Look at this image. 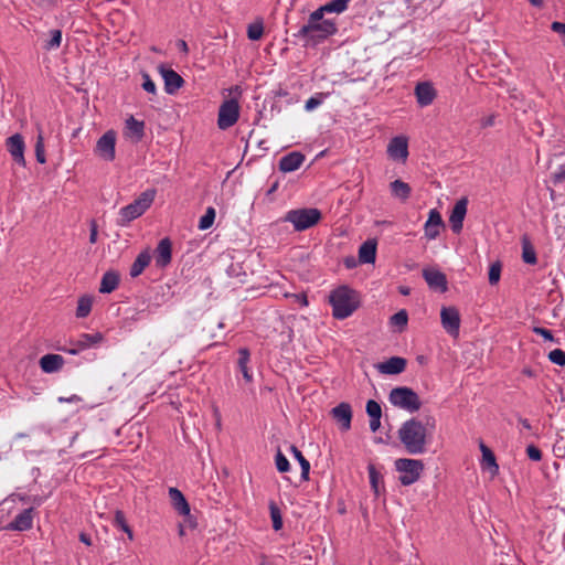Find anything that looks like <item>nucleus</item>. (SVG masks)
Here are the masks:
<instances>
[{
  "mask_svg": "<svg viewBox=\"0 0 565 565\" xmlns=\"http://www.w3.org/2000/svg\"><path fill=\"white\" fill-rule=\"evenodd\" d=\"M329 302L332 306L333 317L340 320L350 317L360 303L356 291L348 286H340L332 290Z\"/></svg>",
  "mask_w": 565,
  "mask_h": 565,
  "instance_id": "obj_2",
  "label": "nucleus"
},
{
  "mask_svg": "<svg viewBox=\"0 0 565 565\" xmlns=\"http://www.w3.org/2000/svg\"><path fill=\"white\" fill-rule=\"evenodd\" d=\"M423 277L431 290L438 292H446L448 290V282L446 275L436 268H425Z\"/></svg>",
  "mask_w": 565,
  "mask_h": 565,
  "instance_id": "obj_14",
  "label": "nucleus"
},
{
  "mask_svg": "<svg viewBox=\"0 0 565 565\" xmlns=\"http://www.w3.org/2000/svg\"><path fill=\"white\" fill-rule=\"evenodd\" d=\"M142 79H143L142 88L149 94H156L157 93L156 84L147 73L142 74Z\"/></svg>",
  "mask_w": 565,
  "mask_h": 565,
  "instance_id": "obj_51",
  "label": "nucleus"
},
{
  "mask_svg": "<svg viewBox=\"0 0 565 565\" xmlns=\"http://www.w3.org/2000/svg\"><path fill=\"white\" fill-rule=\"evenodd\" d=\"M387 154L392 160L405 162L408 158V141L404 136L392 138L387 145Z\"/></svg>",
  "mask_w": 565,
  "mask_h": 565,
  "instance_id": "obj_13",
  "label": "nucleus"
},
{
  "mask_svg": "<svg viewBox=\"0 0 565 565\" xmlns=\"http://www.w3.org/2000/svg\"><path fill=\"white\" fill-rule=\"evenodd\" d=\"M435 425L434 418H427V422L423 423L413 417L401 425L397 431L398 439L409 455H423L427 451Z\"/></svg>",
  "mask_w": 565,
  "mask_h": 565,
  "instance_id": "obj_1",
  "label": "nucleus"
},
{
  "mask_svg": "<svg viewBox=\"0 0 565 565\" xmlns=\"http://www.w3.org/2000/svg\"><path fill=\"white\" fill-rule=\"evenodd\" d=\"M408 322V315L406 310L402 309L391 317V324L403 329Z\"/></svg>",
  "mask_w": 565,
  "mask_h": 565,
  "instance_id": "obj_43",
  "label": "nucleus"
},
{
  "mask_svg": "<svg viewBox=\"0 0 565 565\" xmlns=\"http://www.w3.org/2000/svg\"><path fill=\"white\" fill-rule=\"evenodd\" d=\"M117 135L114 130H107L96 142L94 153L105 161L111 162L116 158Z\"/></svg>",
  "mask_w": 565,
  "mask_h": 565,
  "instance_id": "obj_10",
  "label": "nucleus"
},
{
  "mask_svg": "<svg viewBox=\"0 0 565 565\" xmlns=\"http://www.w3.org/2000/svg\"><path fill=\"white\" fill-rule=\"evenodd\" d=\"M398 291L403 296H408L411 294V288L406 286H399Z\"/></svg>",
  "mask_w": 565,
  "mask_h": 565,
  "instance_id": "obj_63",
  "label": "nucleus"
},
{
  "mask_svg": "<svg viewBox=\"0 0 565 565\" xmlns=\"http://www.w3.org/2000/svg\"><path fill=\"white\" fill-rule=\"evenodd\" d=\"M237 360V369L242 373L243 379L246 383L253 382V374L249 371L248 364L250 362V352L247 348H239Z\"/></svg>",
  "mask_w": 565,
  "mask_h": 565,
  "instance_id": "obj_28",
  "label": "nucleus"
},
{
  "mask_svg": "<svg viewBox=\"0 0 565 565\" xmlns=\"http://www.w3.org/2000/svg\"><path fill=\"white\" fill-rule=\"evenodd\" d=\"M323 102V97H322V94H319V95H316V96H312L310 97L306 104H305V109L307 111H312L315 110L317 107H319Z\"/></svg>",
  "mask_w": 565,
  "mask_h": 565,
  "instance_id": "obj_49",
  "label": "nucleus"
},
{
  "mask_svg": "<svg viewBox=\"0 0 565 565\" xmlns=\"http://www.w3.org/2000/svg\"><path fill=\"white\" fill-rule=\"evenodd\" d=\"M169 497L171 500V504L173 509L180 514V515H188L190 514V505L183 495V493L177 489V488H170L169 489Z\"/></svg>",
  "mask_w": 565,
  "mask_h": 565,
  "instance_id": "obj_26",
  "label": "nucleus"
},
{
  "mask_svg": "<svg viewBox=\"0 0 565 565\" xmlns=\"http://www.w3.org/2000/svg\"><path fill=\"white\" fill-rule=\"evenodd\" d=\"M321 218V212L316 207L295 209L288 211L282 221L292 224L296 231H305L316 225Z\"/></svg>",
  "mask_w": 565,
  "mask_h": 565,
  "instance_id": "obj_6",
  "label": "nucleus"
},
{
  "mask_svg": "<svg viewBox=\"0 0 565 565\" xmlns=\"http://www.w3.org/2000/svg\"><path fill=\"white\" fill-rule=\"evenodd\" d=\"M305 161V156L300 152H290L284 156L279 161V169L282 172H292L301 167Z\"/></svg>",
  "mask_w": 565,
  "mask_h": 565,
  "instance_id": "obj_24",
  "label": "nucleus"
},
{
  "mask_svg": "<svg viewBox=\"0 0 565 565\" xmlns=\"http://www.w3.org/2000/svg\"><path fill=\"white\" fill-rule=\"evenodd\" d=\"M114 525L124 531L130 541L134 540V532L128 525L122 511L117 510L114 516Z\"/></svg>",
  "mask_w": 565,
  "mask_h": 565,
  "instance_id": "obj_35",
  "label": "nucleus"
},
{
  "mask_svg": "<svg viewBox=\"0 0 565 565\" xmlns=\"http://www.w3.org/2000/svg\"><path fill=\"white\" fill-rule=\"evenodd\" d=\"M480 450L482 452V465L488 468L492 475H497L499 471V466L492 450L482 441L480 443Z\"/></svg>",
  "mask_w": 565,
  "mask_h": 565,
  "instance_id": "obj_31",
  "label": "nucleus"
},
{
  "mask_svg": "<svg viewBox=\"0 0 565 565\" xmlns=\"http://www.w3.org/2000/svg\"><path fill=\"white\" fill-rule=\"evenodd\" d=\"M349 2L350 0H332L320 7L318 10H322V14H324V12L342 13L347 10Z\"/></svg>",
  "mask_w": 565,
  "mask_h": 565,
  "instance_id": "obj_33",
  "label": "nucleus"
},
{
  "mask_svg": "<svg viewBox=\"0 0 565 565\" xmlns=\"http://www.w3.org/2000/svg\"><path fill=\"white\" fill-rule=\"evenodd\" d=\"M414 94L420 107L431 105L437 97V90L431 82H419L416 84Z\"/></svg>",
  "mask_w": 565,
  "mask_h": 565,
  "instance_id": "obj_15",
  "label": "nucleus"
},
{
  "mask_svg": "<svg viewBox=\"0 0 565 565\" xmlns=\"http://www.w3.org/2000/svg\"><path fill=\"white\" fill-rule=\"evenodd\" d=\"M553 180L555 183L565 181V164L558 167L557 171L553 174Z\"/></svg>",
  "mask_w": 565,
  "mask_h": 565,
  "instance_id": "obj_55",
  "label": "nucleus"
},
{
  "mask_svg": "<svg viewBox=\"0 0 565 565\" xmlns=\"http://www.w3.org/2000/svg\"><path fill=\"white\" fill-rule=\"evenodd\" d=\"M275 465L279 472H287L290 470V463L280 449L277 450L275 456Z\"/></svg>",
  "mask_w": 565,
  "mask_h": 565,
  "instance_id": "obj_44",
  "label": "nucleus"
},
{
  "mask_svg": "<svg viewBox=\"0 0 565 565\" xmlns=\"http://www.w3.org/2000/svg\"><path fill=\"white\" fill-rule=\"evenodd\" d=\"M33 526V509H25L20 512L15 518L6 526L10 531H28Z\"/></svg>",
  "mask_w": 565,
  "mask_h": 565,
  "instance_id": "obj_20",
  "label": "nucleus"
},
{
  "mask_svg": "<svg viewBox=\"0 0 565 565\" xmlns=\"http://www.w3.org/2000/svg\"><path fill=\"white\" fill-rule=\"evenodd\" d=\"M35 157H36V160L39 163L43 164L46 162L45 149H44V138H43V132L41 129H39V134L36 137Z\"/></svg>",
  "mask_w": 565,
  "mask_h": 565,
  "instance_id": "obj_37",
  "label": "nucleus"
},
{
  "mask_svg": "<svg viewBox=\"0 0 565 565\" xmlns=\"http://www.w3.org/2000/svg\"><path fill=\"white\" fill-rule=\"evenodd\" d=\"M376 246H377L376 239L370 238V239H366L360 247H376Z\"/></svg>",
  "mask_w": 565,
  "mask_h": 565,
  "instance_id": "obj_60",
  "label": "nucleus"
},
{
  "mask_svg": "<svg viewBox=\"0 0 565 565\" xmlns=\"http://www.w3.org/2000/svg\"><path fill=\"white\" fill-rule=\"evenodd\" d=\"M388 401L393 406L405 409L409 413H415L422 407L418 394L406 386L394 387L390 392Z\"/></svg>",
  "mask_w": 565,
  "mask_h": 565,
  "instance_id": "obj_7",
  "label": "nucleus"
},
{
  "mask_svg": "<svg viewBox=\"0 0 565 565\" xmlns=\"http://www.w3.org/2000/svg\"><path fill=\"white\" fill-rule=\"evenodd\" d=\"M360 264L359 259L353 256H349L344 258V265L348 269H353Z\"/></svg>",
  "mask_w": 565,
  "mask_h": 565,
  "instance_id": "obj_56",
  "label": "nucleus"
},
{
  "mask_svg": "<svg viewBox=\"0 0 565 565\" xmlns=\"http://www.w3.org/2000/svg\"><path fill=\"white\" fill-rule=\"evenodd\" d=\"M395 469L399 472L401 484L411 486L420 478L424 463L419 459L399 458L395 460Z\"/></svg>",
  "mask_w": 565,
  "mask_h": 565,
  "instance_id": "obj_8",
  "label": "nucleus"
},
{
  "mask_svg": "<svg viewBox=\"0 0 565 565\" xmlns=\"http://www.w3.org/2000/svg\"><path fill=\"white\" fill-rule=\"evenodd\" d=\"M151 259H152V255L149 253V249L142 250L137 256V258L135 259V262L132 263V265L130 267V273H129L130 276L132 278H136L139 275H141L142 271L145 270V268L150 264Z\"/></svg>",
  "mask_w": 565,
  "mask_h": 565,
  "instance_id": "obj_29",
  "label": "nucleus"
},
{
  "mask_svg": "<svg viewBox=\"0 0 565 565\" xmlns=\"http://www.w3.org/2000/svg\"><path fill=\"white\" fill-rule=\"evenodd\" d=\"M337 32L331 20H323L322 10H316L309 15L308 23L299 30V35L308 42L317 43Z\"/></svg>",
  "mask_w": 565,
  "mask_h": 565,
  "instance_id": "obj_3",
  "label": "nucleus"
},
{
  "mask_svg": "<svg viewBox=\"0 0 565 565\" xmlns=\"http://www.w3.org/2000/svg\"><path fill=\"white\" fill-rule=\"evenodd\" d=\"M250 256L249 249H231V253H223L222 259L231 260L226 267L227 275L243 282L248 273L253 271L248 263Z\"/></svg>",
  "mask_w": 565,
  "mask_h": 565,
  "instance_id": "obj_5",
  "label": "nucleus"
},
{
  "mask_svg": "<svg viewBox=\"0 0 565 565\" xmlns=\"http://www.w3.org/2000/svg\"><path fill=\"white\" fill-rule=\"evenodd\" d=\"M548 360L556 365L564 366L565 365V352L561 349L552 350L548 353Z\"/></svg>",
  "mask_w": 565,
  "mask_h": 565,
  "instance_id": "obj_46",
  "label": "nucleus"
},
{
  "mask_svg": "<svg viewBox=\"0 0 565 565\" xmlns=\"http://www.w3.org/2000/svg\"><path fill=\"white\" fill-rule=\"evenodd\" d=\"M519 423L521 424V426L526 429V430H530L532 428L530 422L526 419V418H523V417H519Z\"/></svg>",
  "mask_w": 565,
  "mask_h": 565,
  "instance_id": "obj_59",
  "label": "nucleus"
},
{
  "mask_svg": "<svg viewBox=\"0 0 565 565\" xmlns=\"http://www.w3.org/2000/svg\"><path fill=\"white\" fill-rule=\"evenodd\" d=\"M104 340V335L100 332L95 333H82L77 340L73 342V347L70 349H63L65 352L72 355H77L79 352L100 344Z\"/></svg>",
  "mask_w": 565,
  "mask_h": 565,
  "instance_id": "obj_11",
  "label": "nucleus"
},
{
  "mask_svg": "<svg viewBox=\"0 0 565 565\" xmlns=\"http://www.w3.org/2000/svg\"><path fill=\"white\" fill-rule=\"evenodd\" d=\"M445 227L441 214L438 210L431 209L428 213V218L424 225L425 236L428 238H436L440 231Z\"/></svg>",
  "mask_w": 565,
  "mask_h": 565,
  "instance_id": "obj_18",
  "label": "nucleus"
},
{
  "mask_svg": "<svg viewBox=\"0 0 565 565\" xmlns=\"http://www.w3.org/2000/svg\"><path fill=\"white\" fill-rule=\"evenodd\" d=\"M79 540H81V542H83L86 545H90L92 544L89 536L87 534H85V533H81Z\"/></svg>",
  "mask_w": 565,
  "mask_h": 565,
  "instance_id": "obj_62",
  "label": "nucleus"
},
{
  "mask_svg": "<svg viewBox=\"0 0 565 565\" xmlns=\"http://www.w3.org/2000/svg\"><path fill=\"white\" fill-rule=\"evenodd\" d=\"M64 358L60 354H45L40 359V367L44 373L58 372L64 365Z\"/></svg>",
  "mask_w": 565,
  "mask_h": 565,
  "instance_id": "obj_23",
  "label": "nucleus"
},
{
  "mask_svg": "<svg viewBox=\"0 0 565 565\" xmlns=\"http://www.w3.org/2000/svg\"><path fill=\"white\" fill-rule=\"evenodd\" d=\"M551 29H552V31H554L555 33L561 35L562 42L565 45V23L558 22V21H554L551 24Z\"/></svg>",
  "mask_w": 565,
  "mask_h": 565,
  "instance_id": "obj_54",
  "label": "nucleus"
},
{
  "mask_svg": "<svg viewBox=\"0 0 565 565\" xmlns=\"http://www.w3.org/2000/svg\"><path fill=\"white\" fill-rule=\"evenodd\" d=\"M264 33V25L262 21L250 23L247 28V36L252 41H258Z\"/></svg>",
  "mask_w": 565,
  "mask_h": 565,
  "instance_id": "obj_39",
  "label": "nucleus"
},
{
  "mask_svg": "<svg viewBox=\"0 0 565 565\" xmlns=\"http://www.w3.org/2000/svg\"><path fill=\"white\" fill-rule=\"evenodd\" d=\"M480 125L483 128L491 127L494 125V115H489L480 120Z\"/></svg>",
  "mask_w": 565,
  "mask_h": 565,
  "instance_id": "obj_57",
  "label": "nucleus"
},
{
  "mask_svg": "<svg viewBox=\"0 0 565 565\" xmlns=\"http://www.w3.org/2000/svg\"><path fill=\"white\" fill-rule=\"evenodd\" d=\"M159 72L163 78L164 89L168 94H174L182 87L184 81L175 71L160 66Z\"/></svg>",
  "mask_w": 565,
  "mask_h": 565,
  "instance_id": "obj_19",
  "label": "nucleus"
},
{
  "mask_svg": "<svg viewBox=\"0 0 565 565\" xmlns=\"http://www.w3.org/2000/svg\"><path fill=\"white\" fill-rule=\"evenodd\" d=\"M522 259L524 263L530 265L536 264L535 249H522Z\"/></svg>",
  "mask_w": 565,
  "mask_h": 565,
  "instance_id": "obj_53",
  "label": "nucleus"
},
{
  "mask_svg": "<svg viewBox=\"0 0 565 565\" xmlns=\"http://www.w3.org/2000/svg\"><path fill=\"white\" fill-rule=\"evenodd\" d=\"M178 47H179L182 52H184V53H188V51H189V49H188V44H186V42H185V41H183V40H180V41L178 42Z\"/></svg>",
  "mask_w": 565,
  "mask_h": 565,
  "instance_id": "obj_61",
  "label": "nucleus"
},
{
  "mask_svg": "<svg viewBox=\"0 0 565 565\" xmlns=\"http://www.w3.org/2000/svg\"><path fill=\"white\" fill-rule=\"evenodd\" d=\"M157 247H171L169 238H162Z\"/></svg>",
  "mask_w": 565,
  "mask_h": 565,
  "instance_id": "obj_64",
  "label": "nucleus"
},
{
  "mask_svg": "<svg viewBox=\"0 0 565 565\" xmlns=\"http://www.w3.org/2000/svg\"><path fill=\"white\" fill-rule=\"evenodd\" d=\"M8 151L14 159V161L21 166L25 164L24 159V141L21 135L15 134L11 136L7 141Z\"/></svg>",
  "mask_w": 565,
  "mask_h": 565,
  "instance_id": "obj_21",
  "label": "nucleus"
},
{
  "mask_svg": "<svg viewBox=\"0 0 565 565\" xmlns=\"http://www.w3.org/2000/svg\"><path fill=\"white\" fill-rule=\"evenodd\" d=\"M331 416L340 425L342 431H348L351 428L352 422V407L349 403L342 402L331 409Z\"/></svg>",
  "mask_w": 565,
  "mask_h": 565,
  "instance_id": "obj_17",
  "label": "nucleus"
},
{
  "mask_svg": "<svg viewBox=\"0 0 565 565\" xmlns=\"http://www.w3.org/2000/svg\"><path fill=\"white\" fill-rule=\"evenodd\" d=\"M143 134H145L143 121L137 120L135 117L130 116L126 120V126H125L126 137L132 139L135 142H138L142 139Z\"/></svg>",
  "mask_w": 565,
  "mask_h": 565,
  "instance_id": "obj_25",
  "label": "nucleus"
},
{
  "mask_svg": "<svg viewBox=\"0 0 565 565\" xmlns=\"http://www.w3.org/2000/svg\"><path fill=\"white\" fill-rule=\"evenodd\" d=\"M391 196L401 202H406L412 195V188L403 180L396 179L388 185Z\"/></svg>",
  "mask_w": 565,
  "mask_h": 565,
  "instance_id": "obj_22",
  "label": "nucleus"
},
{
  "mask_svg": "<svg viewBox=\"0 0 565 565\" xmlns=\"http://www.w3.org/2000/svg\"><path fill=\"white\" fill-rule=\"evenodd\" d=\"M501 271H502L501 262L495 260L490 264L489 273H488V280L491 286H495L500 281Z\"/></svg>",
  "mask_w": 565,
  "mask_h": 565,
  "instance_id": "obj_36",
  "label": "nucleus"
},
{
  "mask_svg": "<svg viewBox=\"0 0 565 565\" xmlns=\"http://www.w3.org/2000/svg\"><path fill=\"white\" fill-rule=\"evenodd\" d=\"M119 274L114 270L106 271L100 281L99 292L102 294H110L115 289H117L119 285Z\"/></svg>",
  "mask_w": 565,
  "mask_h": 565,
  "instance_id": "obj_30",
  "label": "nucleus"
},
{
  "mask_svg": "<svg viewBox=\"0 0 565 565\" xmlns=\"http://www.w3.org/2000/svg\"><path fill=\"white\" fill-rule=\"evenodd\" d=\"M239 118V104L236 98L224 100L218 109L217 126L225 130L234 126Z\"/></svg>",
  "mask_w": 565,
  "mask_h": 565,
  "instance_id": "obj_9",
  "label": "nucleus"
},
{
  "mask_svg": "<svg viewBox=\"0 0 565 565\" xmlns=\"http://www.w3.org/2000/svg\"><path fill=\"white\" fill-rule=\"evenodd\" d=\"M468 207V199L461 198L454 205L450 216H449V225L454 233H459L462 230L463 220L467 214Z\"/></svg>",
  "mask_w": 565,
  "mask_h": 565,
  "instance_id": "obj_16",
  "label": "nucleus"
},
{
  "mask_svg": "<svg viewBox=\"0 0 565 565\" xmlns=\"http://www.w3.org/2000/svg\"><path fill=\"white\" fill-rule=\"evenodd\" d=\"M376 258V249H359L360 264H373Z\"/></svg>",
  "mask_w": 565,
  "mask_h": 565,
  "instance_id": "obj_45",
  "label": "nucleus"
},
{
  "mask_svg": "<svg viewBox=\"0 0 565 565\" xmlns=\"http://www.w3.org/2000/svg\"><path fill=\"white\" fill-rule=\"evenodd\" d=\"M526 455L533 461H540L542 459V451L534 445L526 447Z\"/></svg>",
  "mask_w": 565,
  "mask_h": 565,
  "instance_id": "obj_52",
  "label": "nucleus"
},
{
  "mask_svg": "<svg viewBox=\"0 0 565 565\" xmlns=\"http://www.w3.org/2000/svg\"><path fill=\"white\" fill-rule=\"evenodd\" d=\"M92 306H93V298L89 296H82L77 302L76 317L77 318L87 317L92 311Z\"/></svg>",
  "mask_w": 565,
  "mask_h": 565,
  "instance_id": "obj_34",
  "label": "nucleus"
},
{
  "mask_svg": "<svg viewBox=\"0 0 565 565\" xmlns=\"http://www.w3.org/2000/svg\"><path fill=\"white\" fill-rule=\"evenodd\" d=\"M290 451L301 467V479L307 481L309 479L310 462L303 457L302 452L296 446L291 445Z\"/></svg>",
  "mask_w": 565,
  "mask_h": 565,
  "instance_id": "obj_32",
  "label": "nucleus"
},
{
  "mask_svg": "<svg viewBox=\"0 0 565 565\" xmlns=\"http://www.w3.org/2000/svg\"><path fill=\"white\" fill-rule=\"evenodd\" d=\"M158 254L154 256L156 265L158 267H166L170 264L172 258V249H157Z\"/></svg>",
  "mask_w": 565,
  "mask_h": 565,
  "instance_id": "obj_41",
  "label": "nucleus"
},
{
  "mask_svg": "<svg viewBox=\"0 0 565 565\" xmlns=\"http://www.w3.org/2000/svg\"><path fill=\"white\" fill-rule=\"evenodd\" d=\"M215 210L213 207H207L204 215L200 217L199 228L204 231L210 228L215 220Z\"/></svg>",
  "mask_w": 565,
  "mask_h": 565,
  "instance_id": "obj_38",
  "label": "nucleus"
},
{
  "mask_svg": "<svg viewBox=\"0 0 565 565\" xmlns=\"http://www.w3.org/2000/svg\"><path fill=\"white\" fill-rule=\"evenodd\" d=\"M270 518L273 521V527L278 531L282 527V518L279 508L275 502L269 503Z\"/></svg>",
  "mask_w": 565,
  "mask_h": 565,
  "instance_id": "obj_40",
  "label": "nucleus"
},
{
  "mask_svg": "<svg viewBox=\"0 0 565 565\" xmlns=\"http://www.w3.org/2000/svg\"><path fill=\"white\" fill-rule=\"evenodd\" d=\"M406 367V360L399 356H392L379 364V371L383 374H399Z\"/></svg>",
  "mask_w": 565,
  "mask_h": 565,
  "instance_id": "obj_27",
  "label": "nucleus"
},
{
  "mask_svg": "<svg viewBox=\"0 0 565 565\" xmlns=\"http://www.w3.org/2000/svg\"><path fill=\"white\" fill-rule=\"evenodd\" d=\"M154 196V190H147L142 192L132 203L119 210L117 223L125 226L141 216L151 206Z\"/></svg>",
  "mask_w": 565,
  "mask_h": 565,
  "instance_id": "obj_4",
  "label": "nucleus"
},
{
  "mask_svg": "<svg viewBox=\"0 0 565 565\" xmlns=\"http://www.w3.org/2000/svg\"><path fill=\"white\" fill-rule=\"evenodd\" d=\"M62 43V32L60 30H52L51 31V40L46 44L47 50H54L60 47Z\"/></svg>",
  "mask_w": 565,
  "mask_h": 565,
  "instance_id": "obj_48",
  "label": "nucleus"
},
{
  "mask_svg": "<svg viewBox=\"0 0 565 565\" xmlns=\"http://www.w3.org/2000/svg\"><path fill=\"white\" fill-rule=\"evenodd\" d=\"M381 426V417H372L370 418V429L375 433L379 430Z\"/></svg>",
  "mask_w": 565,
  "mask_h": 565,
  "instance_id": "obj_58",
  "label": "nucleus"
},
{
  "mask_svg": "<svg viewBox=\"0 0 565 565\" xmlns=\"http://www.w3.org/2000/svg\"><path fill=\"white\" fill-rule=\"evenodd\" d=\"M366 413L370 416V418H372V417H381L382 416L381 405L376 401H374V399L367 401V403H366Z\"/></svg>",
  "mask_w": 565,
  "mask_h": 565,
  "instance_id": "obj_47",
  "label": "nucleus"
},
{
  "mask_svg": "<svg viewBox=\"0 0 565 565\" xmlns=\"http://www.w3.org/2000/svg\"><path fill=\"white\" fill-rule=\"evenodd\" d=\"M532 331L535 334L541 335L545 341L555 342V338H554L552 331L548 329H545L542 327H533Z\"/></svg>",
  "mask_w": 565,
  "mask_h": 565,
  "instance_id": "obj_50",
  "label": "nucleus"
},
{
  "mask_svg": "<svg viewBox=\"0 0 565 565\" xmlns=\"http://www.w3.org/2000/svg\"><path fill=\"white\" fill-rule=\"evenodd\" d=\"M443 328L450 335H458L460 329V315L455 307H443L440 311Z\"/></svg>",
  "mask_w": 565,
  "mask_h": 565,
  "instance_id": "obj_12",
  "label": "nucleus"
},
{
  "mask_svg": "<svg viewBox=\"0 0 565 565\" xmlns=\"http://www.w3.org/2000/svg\"><path fill=\"white\" fill-rule=\"evenodd\" d=\"M367 472H369L370 484H371L373 491L377 494L379 493V484H380V480L382 479V475L376 470L374 465L367 466Z\"/></svg>",
  "mask_w": 565,
  "mask_h": 565,
  "instance_id": "obj_42",
  "label": "nucleus"
}]
</instances>
